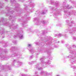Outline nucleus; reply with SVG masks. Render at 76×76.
<instances>
[{"mask_svg": "<svg viewBox=\"0 0 76 76\" xmlns=\"http://www.w3.org/2000/svg\"><path fill=\"white\" fill-rule=\"evenodd\" d=\"M19 37H20V39H22V38H23V35H21Z\"/></svg>", "mask_w": 76, "mask_h": 76, "instance_id": "obj_1", "label": "nucleus"}, {"mask_svg": "<svg viewBox=\"0 0 76 76\" xmlns=\"http://www.w3.org/2000/svg\"><path fill=\"white\" fill-rule=\"evenodd\" d=\"M28 46L29 47H31V44L28 45Z\"/></svg>", "mask_w": 76, "mask_h": 76, "instance_id": "obj_2", "label": "nucleus"}, {"mask_svg": "<svg viewBox=\"0 0 76 76\" xmlns=\"http://www.w3.org/2000/svg\"><path fill=\"white\" fill-rule=\"evenodd\" d=\"M56 76H60L58 75H57Z\"/></svg>", "mask_w": 76, "mask_h": 76, "instance_id": "obj_3", "label": "nucleus"}]
</instances>
